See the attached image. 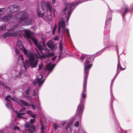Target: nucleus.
Returning <instances> with one entry per match:
<instances>
[{
	"mask_svg": "<svg viewBox=\"0 0 133 133\" xmlns=\"http://www.w3.org/2000/svg\"><path fill=\"white\" fill-rule=\"evenodd\" d=\"M57 28V26H56V23H55V26L53 30L52 33H53V35H54L55 34V31L56 29Z\"/></svg>",
	"mask_w": 133,
	"mask_h": 133,
	"instance_id": "nucleus-35",
	"label": "nucleus"
},
{
	"mask_svg": "<svg viewBox=\"0 0 133 133\" xmlns=\"http://www.w3.org/2000/svg\"><path fill=\"white\" fill-rule=\"evenodd\" d=\"M56 57H57L56 56L54 57H53L52 58V61L55 60L56 58Z\"/></svg>",
	"mask_w": 133,
	"mask_h": 133,
	"instance_id": "nucleus-49",
	"label": "nucleus"
},
{
	"mask_svg": "<svg viewBox=\"0 0 133 133\" xmlns=\"http://www.w3.org/2000/svg\"><path fill=\"white\" fill-rule=\"evenodd\" d=\"M1 94H2V91H0V95H1Z\"/></svg>",
	"mask_w": 133,
	"mask_h": 133,
	"instance_id": "nucleus-54",
	"label": "nucleus"
},
{
	"mask_svg": "<svg viewBox=\"0 0 133 133\" xmlns=\"http://www.w3.org/2000/svg\"><path fill=\"white\" fill-rule=\"evenodd\" d=\"M0 133H3V132L2 131L0 130Z\"/></svg>",
	"mask_w": 133,
	"mask_h": 133,
	"instance_id": "nucleus-53",
	"label": "nucleus"
},
{
	"mask_svg": "<svg viewBox=\"0 0 133 133\" xmlns=\"http://www.w3.org/2000/svg\"><path fill=\"white\" fill-rule=\"evenodd\" d=\"M31 89L30 88H28L26 89V94H23V95H29V91L31 90Z\"/></svg>",
	"mask_w": 133,
	"mask_h": 133,
	"instance_id": "nucleus-29",
	"label": "nucleus"
},
{
	"mask_svg": "<svg viewBox=\"0 0 133 133\" xmlns=\"http://www.w3.org/2000/svg\"><path fill=\"white\" fill-rule=\"evenodd\" d=\"M0 85H2L4 88L8 90H10V88L6 85L3 83L2 82L0 81Z\"/></svg>",
	"mask_w": 133,
	"mask_h": 133,
	"instance_id": "nucleus-25",
	"label": "nucleus"
},
{
	"mask_svg": "<svg viewBox=\"0 0 133 133\" xmlns=\"http://www.w3.org/2000/svg\"><path fill=\"white\" fill-rule=\"evenodd\" d=\"M106 48H104V49H102V50H101L98 53H100L101 52H103V51L105 49H106Z\"/></svg>",
	"mask_w": 133,
	"mask_h": 133,
	"instance_id": "nucleus-47",
	"label": "nucleus"
},
{
	"mask_svg": "<svg viewBox=\"0 0 133 133\" xmlns=\"http://www.w3.org/2000/svg\"><path fill=\"white\" fill-rule=\"evenodd\" d=\"M11 128L13 129L14 130H20V129L17 126H15L13 128L11 127Z\"/></svg>",
	"mask_w": 133,
	"mask_h": 133,
	"instance_id": "nucleus-37",
	"label": "nucleus"
},
{
	"mask_svg": "<svg viewBox=\"0 0 133 133\" xmlns=\"http://www.w3.org/2000/svg\"><path fill=\"white\" fill-rule=\"evenodd\" d=\"M55 65L56 64H52L50 63L46 66V69L47 70H49V72L48 74L47 75L46 77H47L49 74L52 71Z\"/></svg>",
	"mask_w": 133,
	"mask_h": 133,
	"instance_id": "nucleus-13",
	"label": "nucleus"
},
{
	"mask_svg": "<svg viewBox=\"0 0 133 133\" xmlns=\"http://www.w3.org/2000/svg\"><path fill=\"white\" fill-rule=\"evenodd\" d=\"M124 132H125V133H127V131H124Z\"/></svg>",
	"mask_w": 133,
	"mask_h": 133,
	"instance_id": "nucleus-56",
	"label": "nucleus"
},
{
	"mask_svg": "<svg viewBox=\"0 0 133 133\" xmlns=\"http://www.w3.org/2000/svg\"><path fill=\"white\" fill-rule=\"evenodd\" d=\"M42 9L45 12L49 11L51 14V10L50 4L48 2L43 1L41 3Z\"/></svg>",
	"mask_w": 133,
	"mask_h": 133,
	"instance_id": "nucleus-9",
	"label": "nucleus"
},
{
	"mask_svg": "<svg viewBox=\"0 0 133 133\" xmlns=\"http://www.w3.org/2000/svg\"><path fill=\"white\" fill-rule=\"evenodd\" d=\"M55 11V10H54L53 11H52V13H53V14H54V16H55V15H54V12Z\"/></svg>",
	"mask_w": 133,
	"mask_h": 133,
	"instance_id": "nucleus-51",
	"label": "nucleus"
},
{
	"mask_svg": "<svg viewBox=\"0 0 133 133\" xmlns=\"http://www.w3.org/2000/svg\"><path fill=\"white\" fill-rule=\"evenodd\" d=\"M31 117L33 118H35L37 115L32 114V113L31 115Z\"/></svg>",
	"mask_w": 133,
	"mask_h": 133,
	"instance_id": "nucleus-44",
	"label": "nucleus"
},
{
	"mask_svg": "<svg viewBox=\"0 0 133 133\" xmlns=\"http://www.w3.org/2000/svg\"><path fill=\"white\" fill-rule=\"evenodd\" d=\"M53 127L55 129H56L58 128V127H59L56 124H54L53 125Z\"/></svg>",
	"mask_w": 133,
	"mask_h": 133,
	"instance_id": "nucleus-41",
	"label": "nucleus"
},
{
	"mask_svg": "<svg viewBox=\"0 0 133 133\" xmlns=\"http://www.w3.org/2000/svg\"><path fill=\"white\" fill-rule=\"evenodd\" d=\"M41 125L42 127L41 128V133H43V130L45 129V128H44V126L42 124H41Z\"/></svg>",
	"mask_w": 133,
	"mask_h": 133,
	"instance_id": "nucleus-34",
	"label": "nucleus"
},
{
	"mask_svg": "<svg viewBox=\"0 0 133 133\" xmlns=\"http://www.w3.org/2000/svg\"><path fill=\"white\" fill-rule=\"evenodd\" d=\"M114 80H115V79H114V78H113V79H112V81H111V91H112V90L111 86L112 84H113ZM111 92H112V91H111V96H112V94H111ZM111 97H112V96H111Z\"/></svg>",
	"mask_w": 133,
	"mask_h": 133,
	"instance_id": "nucleus-33",
	"label": "nucleus"
},
{
	"mask_svg": "<svg viewBox=\"0 0 133 133\" xmlns=\"http://www.w3.org/2000/svg\"><path fill=\"white\" fill-rule=\"evenodd\" d=\"M24 54L26 57L29 59L26 61L24 64V67L25 70L30 66L32 68L36 67L38 64V61L37 59H35V56L36 55L31 51H24Z\"/></svg>",
	"mask_w": 133,
	"mask_h": 133,
	"instance_id": "nucleus-4",
	"label": "nucleus"
},
{
	"mask_svg": "<svg viewBox=\"0 0 133 133\" xmlns=\"http://www.w3.org/2000/svg\"><path fill=\"white\" fill-rule=\"evenodd\" d=\"M24 37L26 38L29 41L31 40L35 43V45L39 50L40 52L38 50L36 49L38 55L39 56H37L40 58H42L43 56L45 55L47 57H49L52 56L54 55L53 53H51L49 52V50L45 47V40L43 41V44L44 46L43 47L41 45L38 43V40L36 38L32 36L31 32L28 30H26L24 31Z\"/></svg>",
	"mask_w": 133,
	"mask_h": 133,
	"instance_id": "nucleus-2",
	"label": "nucleus"
},
{
	"mask_svg": "<svg viewBox=\"0 0 133 133\" xmlns=\"http://www.w3.org/2000/svg\"><path fill=\"white\" fill-rule=\"evenodd\" d=\"M5 99L7 101V103L6 104V106L8 108H12L11 103L10 101V99L14 100V98L11 96L9 95L7 96Z\"/></svg>",
	"mask_w": 133,
	"mask_h": 133,
	"instance_id": "nucleus-12",
	"label": "nucleus"
},
{
	"mask_svg": "<svg viewBox=\"0 0 133 133\" xmlns=\"http://www.w3.org/2000/svg\"><path fill=\"white\" fill-rule=\"evenodd\" d=\"M37 14L39 17H42L44 15L42 13L39 7L37 8Z\"/></svg>",
	"mask_w": 133,
	"mask_h": 133,
	"instance_id": "nucleus-24",
	"label": "nucleus"
},
{
	"mask_svg": "<svg viewBox=\"0 0 133 133\" xmlns=\"http://www.w3.org/2000/svg\"><path fill=\"white\" fill-rule=\"evenodd\" d=\"M26 113H27L28 114L30 115H31L32 114L31 111L30 110L27 111L26 112Z\"/></svg>",
	"mask_w": 133,
	"mask_h": 133,
	"instance_id": "nucleus-42",
	"label": "nucleus"
},
{
	"mask_svg": "<svg viewBox=\"0 0 133 133\" xmlns=\"http://www.w3.org/2000/svg\"><path fill=\"white\" fill-rule=\"evenodd\" d=\"M59 44V49H60V52L59 53L60 55L58 56V57L59 58H60V57H61L60 56L61 55L62 53L63 45L61 42V41H60Z\"/></svg>",
	"mask_w": 133,
	"mask_h": 133,
	"instance_id": "nucleus-23",
	"label": "nucleus"
},
{
	"mask_svg": "<svg viewBox=\"0 0 133 133\" xmlns=\"http://www.w3.org/2000/svg\"><path fill=\"white\" fill-rule=\"evenodd\" d=\"M19 6L16 4L10 5L6 9L5 12L7 14H11L17 11L19 9Z\"/></svg>",
	"mask_w": 133,
	"mask_h": 133,
	"instance_id": "nucleus-8",
	"label": "nucleus"
},
{
	"mask_svg": "<svg viewBox=\"0 0 133 133\" xmlns=\"http://www.w3.org/2000/svg\"><path fill=\"white\" fill-rule=\"evenodd\" d=\"M38 90L37 89H36L34 90L33 91L31 92V94L33 96H37V98H38Z\"/></svg>",
	"mask_w": 133,
	"mask_h": 133,
	"instance_id": "nucleus-22",
	"label": "nucleus"
},
{
	"mask_svg": "<svg viewBox=\"0 0 133 133\" xmlns=\"http://www.w3.org/2000/svg\"><path fill=\"white\" fill-rule=\"evenodd\" d=\"M85 133L84 131H83V130L80 128L78 131V133Z\"/></svg>",
	"mask_w": 133,
	"mask_h": 133,
	"instance_id": "nucleus-32",
	"label": "nucleus"
},
{
	"mask_svg": "<svg viewBox=\"0 0 133 133\" xmlns=\"http://www.w3.org/2000/svg\"><path fill=\"white\" fill-rule=\"evenodd\" d=\"M12 15L5 16L0 18V21L3 22H6L9 21L12 18Z\"/></svg>",
	"mask_w": 133,
	"mask_h": 133,
	"instance_id": "nucleus-16",
	"label": "nucleus"
},
{
	"mask_svg": "<svg viewBox=\"0 0 133 133\" xmlns=\"http://www.w3.org/2000/svg\"><path fill=\"white\" fill-rule=\"evenodd\" d=\"M118 63L117 64V72H118L117 74H118L120 70H123L125 69L124 68H122V66H120V59L119 57H118Z\"/></svg>",
	"mask_w": 133,
	"mask_h": 133,
	"instance_id": "nucleus-20",
	"label": "nucleus"
},
{
	"mask_svg": "<svg viewBox=\"0 0 133 133\" xmlns=\"http://www.w3.org/2000/svg\"><path fill=\"white\" fill-rule=\"evenodd\" d=\"M23 96L25 97L28 100L30 101H32L33 100L32 97L31 96L29 95H23Z\"/></svg>",
	"mask_w": 133,
	"mask_h": 133,
	"instance_id": "nucleus-27",
	"label": "nucleus"
},
{
	"mask_svg": "<svg viewBox=\"0 0 133 133\" xmlns=\"http://www.w3.org/2000/svg\"><path fill=\"white\" fill-rule=\"evenodd\" d=\"M30 15L27 12L24 11H21L16 13L14 16V19L15 20L19 19L18 24L19 27L22 26L24 25H29L32 24L33 22L32 19H29L27 20L29 18Z\"/></svg>",
	"mask_w": 133,
	"mask_h": 133,
	"instance_id": "nucleus-3",
	"label": "nucleus"
},
{
	"mask_svg": "<svg viewBox=\"0 0 133 133\" xmlns=\"http://www.w3.org/2000/svg\"><path fill=\"white\" fill-rule=\"evenodd\" d=\"M53 39L55 41H58L59 39V37L58 36H56L55 37L53 38Z\"/></svg>",
	"mask_w": 133,
	"mask_h": 133,
	"instance_id": "nucleus-39",
	"label": "nucleus"
},
{
	"mask_svg": "<svg viewBox=\"0 0 133 133\" xmlns=\"http://www.w3.org/2000/svg\"><path fill=\"white\" fill-rule=\"evenodd\" d=\"M21 72H20L19 71H18V69H17V70L16 71V76H15L16 77H21V74L23 72H22V71H21Z\"/></svg>",
	"mask_w": 133,
	"mask_h": 133,
	"instance_id": "nucleus-26",
	"label": "nucleus"
},
{
	"mask_svg": "<svg viewBox=\"0 0 133 133\" xmlns=\"http://www.w3.org/2000/svg\"><path fill=\"white\" fill-rule=\"evenodd\" d=\"M19 101L23 105L27 107L30 106L32 108V109H34V110L35 109V106L34 105L29 104L22 99H20Z\"/></svg>",
	"mask_w": 133,
	"mask_h": 133,
	"instance_id": "nucleus-14",
	"label": "nucleus"
},
{
	"mask_svg": "<svg viewBox=\"0 0 133 133\" xmlns=\"http://www.w3.org/2000/svg\"><path fill=\"white\" fill-rule=\"evenodd\" d=\"M55 1L56 0H52V3L53 4H54L55 2Z\"/></svg>",
	"mask_w": 133,
	"mask_h": 133,
	"instance_id": "nucleus-50",
	"label": "nucleus"
},
{
	"mask_svg": "<svg viewBox=\"0 0 133 133\" xmlns=\"http://www.w3.org/2000/svg\"><path fill=\"white\" fill-rule=\"evenodd\" d=\"M18 63L19 65H24L25 63H24L23 58L21 55L19 54L18 55Z\"/></svg>",
	"mask_w": 133,
	"mask_h": 133,
	"instance_id": "nucleus-17",
	"label": "nucleus"
},
{
	"mask_svg": "<svg viewBox=\"0 0 133 133\" xmlns=\"http://www.w3.org/2000/svg\"><path fill=\"white\" fill-rule=\"evenodd\" d=\"M25 108H23L22 109H20V112L17 113V116L18 118H24L25 119H27V117H24L22 116L23 114H25V112H21L23 111L25 109Z\"/></svg>",
	"mask_w": 133,
	"mask_h": 133,
	"instance_id": "nucleus-19",
	"label": "nucleus"
},
{
	"mask_svg": "<svg viewBox=\"0 0 133 133\" xmlns=\"http://www.w3.org/2000/svg\"><path fill=\"white\" fill-rule=\"evenodd\" d=\"M65 124V122L64 123H62V125L63 126H64Z\"/></svg>",
	"mask_w": 133,
	"mask_h": 133,
	"instance_id": "nucleus-52",
	"label": "nucleus"
},
{
	"mask_svg": "<svg viewBox=\"0 0 133 133\" xmlns=\"http://www.w3.org/2000/svg\"><path fill=\"white\" fill-rule=\"evenodd\" d=\"M43 66V63L41 62L40 64H39L38 65V70L39 71L41 70Z\"/></svg>",
	"mask_w": 133,
	"mask_h": 133,
	"instance_id": "nucleus-30",
	"label": "nucleus"
},
{
	"mask_svg": "<svg viewBox=\"0 0 133 133\" xmlns=\"http://www.w3.org/2000/svg\"><path fill=\"white\" fill-rule=\"evenodd\" d=\"M80 122V121H77L74 124V126L76 127H78L79 126Z\"/></svg>",
	"mask_w": 133,
	"mask_h": 133,
	"instance_id": "nucleus-31",
	"label": "nucleus"
},
{
	"mask_svg": "<svg viewBox=\"0 0 133 133\" xmlns=\"http://www.w3.org/2000/svg\"><path fill=\"white\" fill-rule=\"evenodd\" d=\"M35 121V119L34 118L33 119H31L30 121V122L31 124H32V123H34Z\"/></svg>",
	"mask_w": 133,
	"mask_h": 133,
	"instance_id": "nucleus-40",
	"label": "nucleus"
},
{
	"mask_svg": "<svg viewBox=\"0 0 133 133\" xmlns=\"http://www.w3.org/2000/svg\"><path fill=\"white\" fill-rule=\"evenodd\" d=\"M59 60H58V62H59Z\"/></svg>",
	"mask_w": 133,
	"mask_h": 133,
	"instance_id": "nucleus-57",
	"label": "nucleus"
},
{
	"mask_svg": "<svg viewBox=\"0 0 133 133\" xmlns=\"http://www.w3.org/2000/svg\"><path fill=\"white\" fill-rule=\"evenodd\" d=\"M92 57V55L88 56V57L85 61L84 64V75L83 92L82 94V98L80 99V102L78 107L77 110V113H78V116L79 117H81V116L84 109V102L85 100L86 96L85 92L86 91L87 79L89 69L92 66V64L91 63L92 61L91 60V59Z\"/></svg>",
	"mask_w": 133,
	"mask_h": 133,
	"instance_id": "nucleus-1",
	"label": "nucleus"
},
{
	"mask_svg": "<svg viewBox=\"0 0 133 133\" xmlns=\"http://www.w3.org/2000/svg\"><path fill=\"white\" fill-rule=\"evenodd\" d=\"M70 131L71 133L72 132V130L71 129H70Z\"/></svg>",
	"mask_w": 133,
	"mask_h": 133,
	"instance_id": "nucleus-55",
	"label": "nucleus"
},
{
	"mask_svg": "<svg viewBox=\"0 0 133 133\" xmlns=\"http://www.w3.org/2000/svg\"><path fill=\"white\" fill-rule=\"evenodd\" d=\"M128 11V8L127 7H126L125 8V11H124V13L122 15L123 17H124V15Z\"/></svg>",
	"mask_w": 133,
	"mask_h": 133,
	"instance_id": "nucleus-38",
	"label": "nucleus"
},
{
	"mask_svg": "<svg viewBox=\"0 0 133 133\" xmlns=\"http://www.w3.org/2000/svg\"><path fill=\"white\" fill-rule=\"evenodd\" d=\"M25 127L26 132H24L23 133H36V130L35 127L33 125L30 126L28 123H26L25 124Z\"/></svg>",
	"mask_w": 133,
	"mask_h": 133,
	"instance_id": "nucleus-10",
	"label": "nucleus"
},
{
	"mask_svg": "<svg viewBox=\"0 0 133 133\" xmlns=\"http://www.w3.org/2000/svg\"><path fill=\"white\" fill-rule=\"evenodd\" d=\"M6 25H4L0 26V31L4 30L6 29Z\"/></svg>",
	"mask_w": 133,
	"mask_h": 133,
	"instance_id": "nucleus-28",
	"label": "nucleus"
},
{
	"mask_svg": "<svg viewBox=\"0 0 133 133\" xmlns=\"http://www.w3.org/2000/svg\"><path fill=\"white\" fill-rule=\"evenodd\" d=\"M15 52L16 53H19V51L17 49H15Z\"/></svg>",
	"mask_w": 133,
	"mask_h": 133,
	"instance_id": "nucleus-46",
	"label": "nucleus"
},
{
	"mask_svg": "<svg viewBox=\"0 0 133 133\" xmlns=\"http://www.w3.org/2000/svg\"><path fill=\"white\" fill-rule=\"evenodd\" d=\"M71 123H69L67 125L66 127V130H68V128H69L71 125Z\"/></svg>",
	"mask_w": 133,
	"mask_h": 133,
	"instance_id": "nucleus-36",
	"label": "nucleus"
},
{
	"mask_svg": "<svg viewBox=\"0 0 133 133\" xmlns=\"http://www.w3.org/2000/svg\"><path fill=\"white\" fill-rule=\"evenodd\" d=\"M117 73L118 72H117L116 71V74L115 75V76L113 78L114 79H115V78L117 76L118 74H117Z\"/></svg>",
	"mask_w": 133,
	"mask_h": 133,
	"instance_id": "nucleus-48",
	"label": "nucleus"
},
{
	"mask_svg": "<svg viewBox=\"0 0 133 133\" xmlns=\"http://www.w3.org/2000/svg\"><path fill=\"white\" fill-rule=\"evenodd\" d=\"M16 45L18 47L19 49L22 50L23 51L24 53V51L25 50L27 51H30L27 50L24 48L23 47V46L22 45L21 42L19 41L18 40L17 41L16 43Z\"/></svg>",
	"mask_w": 133,
	"mask_h": 133,
	"instance_id": "nucleus-15",
	"label": "nucleus"
},
{
	"mask_svg": "<svg viewBox=\"0 0 133 133\" xmlns=\"http://www.w3.org/2000/svg\"><path fill=\"white\" fill-rule=\"evenodd\" d=\"M84 57L85 56L84 55H82L81 57H80V59L81 60H82L84 59Z\"/></svg>",
	"mask_w": 133,
	"mask_h": 133,
	"instance_id": "nucleus-43",
	"label": "nucleus"
},
{
	"mask_svg": "<svg viewBox=\"0 0 133 133\" xmlns=\"http://www.w3.org/2000/svg\"><path fill=\"white\" fill-rule=\"evenodd\" d=\"M43 77V75L40 74V75L38 76V78L33 82V84L36 85V83H37L39 86L41 85L43 83L45 79V78L42 79Z\"/></svg>",
	"mask_w": 133,
	"mask_h": 133,
	"instance_id": "nucleus-11",
	"label": "nucleus"
},
{
	"mask_svg": "<svg viewBox=\"0 0 133 133\" xmlns=\"http://www.w3.org/2000/svg\"><path fill=\"white\" fill-rule=\"evenodd\" d=\"M46 45L48 47L52 49H55L56 48V45L51 41H49Z\"/></svg>",
	"mask_w": 133,
	"mask_h": 133,
	"instance_id": "nucleus-18",
	"label": "nucleus"
},
{
	"mask_svg": "<svg viewBox=\"0 0 133 133\" xmlns=\"http://www.w3.org/2000/svg\"><path fill=\"white\" fill-rule=\"evenodd\" d=\"M19 27L18 25H16L12 27L11 28L8 30L7 32L3 34L2 37L3 38H6L7 37H15L17 36L18 37H21L22 36V30H18L17 31H13L17 29Z\"/></svg>",
	"mask_w": 133,
	"mask_h": 133,
	"instance_id": "nucleus-5",
	"label": "nucleus"
},
{
	"mask_svg": "<svg viewBox=\"0 0 133 133\" xmlns=\"http://www.w3.org/2000/svg\"><path fill=\"white\" fill-rule=\"evenodd\" d=\"M111 18H107L106 21L105 22V26H108V28L110 27V24L111 22Z\"/></svg>",
	"mask_w": 133,
	"mask_h": 133,
	"instance_id": "nucleus-21",
	"label": "nucleus"
},
{
	"mask_svg": "<svg viewBox=\"0 0 133 133\" xmlns=\"http://www.w3.org/2000/svg\"><path fill=\"white\" fill-rule=\"evenodd\" d=\"M88 0H83V1H79L77 3H65V5L66 6L63 9V11H68V13L66 14L67 19L66 20V21L68 22V21L72 12L76 5L80 3L85 1H88Z\"/></svg>",
	"mask_w": 133,
	"mask_h": 133,
	"instance_id": "nucleus-6",
	"label": "nucleus"
},
{
	"mask_svg": "<svg viewBox=\"0 0 133 133\" xmlns=\"http://www.w3.org/2000/svg\"><path fill=\"white\" fill-rule=\"evenodd\" d=\"M58 35L63 37L66 34L69 37H70L69 30L66 27V24L64 20H62L58 23Z\"/></svg>",
	"mask_w": 133,
	"mask_h": 133,
	"instance_id": "nucleus-7",
	"label": "nucleus"
},
{
	"mask_svg": "<svg viewBox=\"0 0 133 133\" xmlns=\"http://www.w3.org/2000/svg\"><path fill=\"white\" fill-rule=\"evenodd\" d=\"M38 104L39 105L38 106H37V108L39 109L40 108V103L39 101H38Z\"/></svg>",
	"mask_w": 133,
	"mask_h": 133,
	"instance_id": "nucleus-45",
	"label": "nucleus"
},
{
	"mask_svg": "<svg viewBox=\"0 0 133 133\" xmlns=\"http://www.w3.org/2000/svg\"><path fill=\"white\" fill-rule=\"evenodd\" d=\"M74 133H76V132H74Z\"/></svg>",
	"mask_w": 133,
	"mask_h": 133,
	"instance_id": "nucleus-58",
	"label": "nucleus"
}]
</instances>
